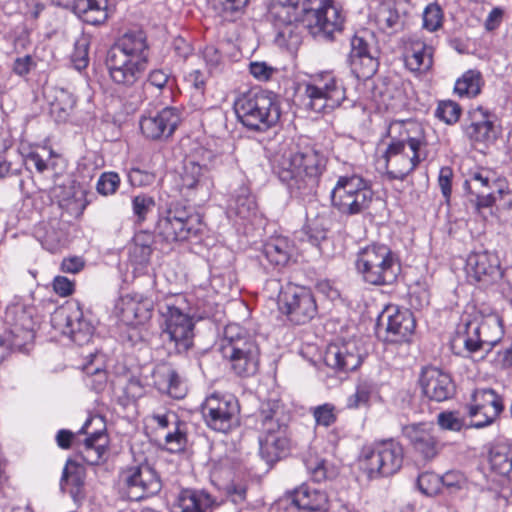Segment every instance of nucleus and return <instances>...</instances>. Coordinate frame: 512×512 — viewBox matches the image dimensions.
Listing matches in <instances>:
<instances>
[{"mask_svg":"<svg viewBox=\"0 0 512 512\" xmlns=\"http://www.w3.org/2000/svg\"><path fill=\"white\" fill-rule=\"evenodd\" d=\"M128 181L132 186L145 187L152 185L156 180V174L152 170L131 167L127 174Z\"/></svg>","mask_w":512,"mask_h":512,"instance_id":"obj_57","label":"nucleus"},{"mask_svg":"<svg viewBox=\"0 0 512 512\" xmlns=\"http://www.w3.org/2000/svg\"><path fill=\"white\" fill-rule=\"evenodd\" d=\"M303 11L314 34L332 39L333 34L343 28L344 17L331 0H306Z\"/></svg>","mask_w":512,"mask_h":512,"instance_id":"obj_19","label":"nucleus"},{"mask_svg":"<svg viewBox=\"0 0 512 512\" xmlns=\"http://www.w3.org/2000/svg\"><path fill=\"white\" fill-rule=\"evenodd\" d=\"M181 122V111L177 107H164L159 111L148 112L140 118L142 134L151 140L168 139Z\"/></svg>","mask_w":512,"mask_h":512,"instance_id":"obj_23","label":"nucleus"},{"mask_svg":"<svg viewBox=\"0 0 512 512\" xmlns=\"http://www.w3.org/2000/svg\"><path fill=\"white\" fill-rule=\"evenodd\" d=\"M298 3L299 0H273L269 6L268 18L275 29V42L280 47L294 49L301 42Z\"/></svg>","mask_w":512,"mask_h":512,"instance_id":"obj_14","label":"nucleus"},{"mask_svg":"<svg viewBox=\"0 0 512 512\" xmlns=\"http://www.w3.org/2000/svg\"><path fill=\"white\" fill-rule=\"evenodd\" d=\"M293 251L290 241L283 236L271 238L264 244L263 254L275 266H284L288 263Z\"/></svg>","mask_w":512,"mask_h":512,"instance_id":"obj_43","label":"nucleus"},{"mask_svg":"<svg viewBox=\"0 0 512 512\" xmlns=\"http://www.w3.org/2000/svg\"><path fill=\"white\" fill-rule=\"evenodd\" d=\"M435 115L446 124H454L460 118L461 107L451 100L441 101L438 104Z\"/></svg>","mask_w":512,"mask_h":512,"instance_id":"obj_53","label":"nucleus"},{"mask_svg":"<svg viewBox=\"0 0 512 512\" xmlns=\"http://www.w3.org/2000/svg\"><path fill=\"white\" fill-rule=\"evenodd\" d=\"M71 9L91 25L103 24L109 17L107 0H76Z\"/></svg>","mask_w":512,"mask_h":512,"instance_id":"obj_39","label":"nucleus"},{"mask_svg":"<svg viewBox=\"0 0 512 512\" xmlns=\"http://www.w3.org/2000/svg\"><path fill=\"white\" fill-rule=\"evenodd\" d=\"M465 134L476 142H490L496 137L493 123L483 118L480 121H473L465 127Z\"/></svg>","mask_w":512,"mask_h":512,"instance_id":"obj_47","label":"nucleus"},{"mask_svg":"<svg viewBox=\"0 0 512 512\" xmlns=\"http://www.w3.org/2000/svg\"><path fill=\"white\" fill-rule=\"evenodd\" d=\"M86 438L79 446V453L87 464L97 465L106 452L108 438L105 433V422L100 416L88 418L80 429Z\"/></svg>","mask_w":512,"mask_h":512,"instance_id":"obj_24","label":"nucleus"},{"mask_svg":"<svg viewBox=\"0 0 512 512\" xmlns=\"http://www.w3.org/2000/svg\"><path fill=\"white\" fill-rule=\"evenodd\" d=\"M504 409L502 398L492 389H478L472 395L469 416L471 427L480 429L491 425Z\"/></svg>","mask_w":512,"mask_h":512,"instance_id":"obj_25","label":"nucleus"},{"mask_svg":"<svg viewBox=\"0 0 512 512\" xmlns=\"http://www.w3.org/2000/svg\"><path fill=\"white\" fill-rule=\"evenodd\" d=\"M376 393V385L370 380H360L356 385V390L348 396L346 407L348 409H358L370 405L371 397Z\"/></svg>","mask_w":512,"mask_h":512,"instance_id":"obj_45","label":"nucleus"},{"mask_svg":"<svg viewBox=\"0 0 512 512\" xmlns=\"http://www.w3.org/2000/svg\"><path fill=\"white\" fill-rule=\"evenodd\" d=\"M256 210L257 204L254 196L247 188L242 187L231 199L228 213L241 219H250L256 214Z\"/></svg>","mask_w":512,"mask_h":512,"instance_id":"obj_44","label":"nucleus"},{"mask_svg":"<svg viewBox=\"0 0 512 512\" xmlns=\"http://www.w3.org/2000/svg\"><path fill=\"white\" fill-rule=\"evenodd\" d=\"M326 165L322 152L307 147L277 155L273 168L292 197L305 199L316 194Z\"/></svg>","mask_w":512,"mask_h":512,"instance_id":"obj_1","label":"nucleus"},{"mask_svg":"<svg viewBox=\"0 0 512 512\" xmlns=\"http://www.w3.org/2000/svg\"><path fill=\"white\" fill-rule=\"evenodd\" d=\"M348 63L353 75L359 80L370 79L378 70V49L374 34L363 29L350 40Z\"/></svg>","mask_w":512,"mask_h":512,"instance_id":"obj_15","label":"nucleus"},{"mask_svg":"<svg viewBox=\"0 0 512 512\" xmlns=\"http://www.w3.org/2000/svg\"><path fill=\"white\" fill-rule=\"evenodd\" d=\"M419 384L422 393L436 402L446 401L455 394V385L451 376L441 369L428 366L422 369Z\"/></svg>","mask_w":512,"mask_h":512,"instance_id":"obj_29","label":"nucleus"},{"mask_svg":"<svg viewBox=\"0 0 512 512\" xmlns=\"http://www.w3.org/2000/svg\"><path fill=\"white\" fill-rule=\"evenodd\" d=\"M121 477L129 497L136 501L156 495L161 490V480L155 469L147 462L127 467Z\"/></svg>","mask_w":512,"mask_h":512,"instance_id":"obj_21","label":"nucleus"},{"mask_svg":"<svg viewBox=\"0 0 512 512\" xmlns=\"http://www.w3.org/2000/svg\"><path fill=\"white\" fill-rule=\"evenodd\" d=\"M292 504L307 512L326 511L328 497L326 493L311 485L303 484L291 494Z\"/></svg>","mask_w":512,"mask_h":512,"instance_id":"obj_36","label":"nucleus"},{"mask_svg":"<svg viewBox=\"0 0 512 512\" xmlns=\"http://www.w3.org/2000/svg\"><path fill=\"white\" fill-rule=\"evenodd\" d=\"M163 319L162 337L176 353L187 352L193 345L194 321L183 296L170 297L158 306Z\"/></svg>","mask_w":512,"mask_h":512,"instance_id":"obj_6","label":"nucleus"},{"mask_svg":"<svg viewBox=\"0 0 512 512\" xmlns=\"http://www.w3.org/2000/svg\"><path fill=\"white\" fill-rule=\"evenodd\" d=\"M239 121L248 129L264 132L280 120L281 109L276 95L262 89L240 94L234 102Z\"/></svg>","mask_w":512,"mask_h":512,"instance_id":"obj_4","label":"nucleus"},{"mask_svg":"<svg viewBox=\"0 0 512 512\" xmlns=\"http://www.w3.org/2000/svg\"><path fill=\"white\" fill-rule=\"evenodd\" d=\"M280 405L277 401L263 403L259 418L261 422L260 455L268 463L277 461L289 448L287 426L280 421Z\"/></svg>","mask_w":512,"mask_h":512,"instance_id":"obj_8","label":"nucleus"},{"mask_svg":"<svg viewBox=\"0 0 512 512\" xmlns=\"http://www.w3.org/2000/svg\"><path fill=\"white\" fill-rule=\"evenodd\" d=\"M433 48L420 38L412 37L409 40L405 53V64L414 72H426L433 64Z\"/></svg>","mask_w":512,"mask_h":512,"instance_id":"obj_37","label":"nucleus"},{"mask_svg":"<svg viewBox=\"0 0 512 512\" xmlns=\"http://www.w3.org/2000/svg\"><path fill=\"white\" fill-rule=\"evenodd\" d=\"M402 433L414 449L425 459H432L439 450L437 437L434 435V427L430 423H414L403 426Z\"/></svg>","mask_w":512,"mask_h":512,"instance_id":"obj_32","label":"nucleus"},{"mask_svg":"<svg viewBox=\"0 0 512 512\" xmlns=\"http://www.w3.org/2000/svg\"><path fill=\"white\" fill-rule=\"evenodd\" d=\"M403 459V447L389 439L364 447L360 464L369 478L388 477L400 470Z\"/></svg>","mask_w":512,"mask_h":512,"instance_id":"obj_11","label":"nucleus"},{"mask_svg":"<svg viewBox=\"0 0 512 512\" xmlns=\"http://www.w3.org/2000/svg\"><path fill=\"white\" fill-rule=\"evenodd\" d=\"M148 60L146 34L142 30H134L124 33L110 48L106 66L115 84L129 87L141 78Z\"/></svg>","mask_w":512,"mask_h":512,"instance_id":"obj_2","label":"nucleus"},{"mask_svg":"<svg viewBox=\"0 0 512 512\" xmlns=\"http://www.w3.org/2000/svg\"><path fill=\"white\" fill-rule=\"evenodd\" d=\"M409 0H382L372 8L370 18L385 33H396L403 28Z\"/></svg>","mask_w":512,"mask_h":512,"instance_id":"obj_27","label":"nucleus"},{"mask_svg":"<svg viewBox=\"0 0 512 512\" xmlns=\"http://www.w3.org/2000/svg\"><path fill=\"white\" fill-rule=\"evenodd\" d=\"M213 503L209 494L185 489L179 493L171 512H210Z\"/></svg>","mask_w":512,"mask_h":512,"instance_id":"obj_38","label":"nucleus"},{"mask_svg":"<svg viewBox=\"0 0 512 512\" xmlns=\"http://www.w3.org/2000/svg\"><path fill=\"white\" fill-rule=\"evenodd\" d=\"M203 57L210 73H217L222 70L223 58L216 47L206 46L203 50Z\"/></svg>","mask_w":512,"mask_h":512,"instance_id":"obj_64","label":"nucleus"},{"mask_svg":"<svg viewBox=\"0 0 512 512\" xmlns=\"http://www.w3.org/2000/svg\"><path fill=\"white\" fill-rule=\"evenodd\" d=\"M387 174L391 179L403 180L421 161L420 152L411 150L403 141L393 139L384 154Z\"/></svg>","mask_w":512,"mask_h":512,"instance_id":"obj_26","label":"nucleus"},{"mask_svg":"<svg viewBox=\"0 0 512 512\" xmlns=\"http://www.w3.org/2000/svg\"><path fill=\"white\" fill-rule=\"evenodd\" d=\"M437 424L443 430L459 432L465 425L457 411H443L437 415Z\"/></svg>","mask_w":512,"mask_h":512,"instance_id":"obj_55","label":"nucleus"},{"mask_svg":"<svg viewBox=\"0 0 512 512\" xmlns=\"http://www.w3.org/2000/svg\"><path fill=\"white\" fill-rule=\"evenodd\" d=\"M236 326H228L225 330V343L222 345L223 356L229 359L231 369L241 377L254 375L259 367V348L255 340L237 333Z\"/></svg>","mask_w":512,"mask_h":512,"instance_id":"obj_12","label":"nucleus"},{"mask_svg":"<svg viewBox=\"0 0 512 512\" xmlns=\"http://www.w3.org/2000/svg\"><path fill=\"white\" fill-rule=\"evenodd\" d=\"M36 238L41 245L48 251L54 253L60 247L63 240V234L60 230L51 225H43L36 229Z\"/></svg>","mask_w":512,"mask_h":512,"instance_id":"obj_49","label":"nucleus"},{"mask_svg":"<svg viewBox=\"0 0 512 512\" xmlns=\"http://www.w3.org/2000/svg\"><path fill=\"white\" fill-rule=\"evenodd\" d=\"M51 324L78 345L89 343L95 331L91 316L85 314L75 301L57 308L51 316Z\"/></svg>","mask_w":512,"mask_h":512,"instance_id":"obj_13","label":"nucleus"},{"mask_svg":"<svg viewBox=\"0 0 512 512\" xmlns=\"http://www.w3.org/2000/svg\"><path fill=\"white\" fill-rule=\"evenodd\" d=\"M89 39L81 35L74 43V50L71 54V62L78 71L85 69L89 63Z\"/></svg>","mask_w":512,"mask_h":512,"instance_id":"obj_50","label":"nucleus"},{"mask_svg":"<svg viewBox=\"0 0 512 512\" xmlns=\"http://www.w3.org/2000/svg\"><path fill=\"white\" fill-rule=\"evenodd\" d=\"M361 279L370 285H391L401 273L398 255L384 244H372L361 249L355 261Z\"/></svg>","mask_w":512,"mask_h":512,"instance_id":"obj_7","label":"nucleus"},{"mask_svg":"<svg viewBox=\"0 0 512 512\" xmlns=\"http://www.w3.org/2000/svg\"><path fill=\"white\" fill-rule=\"evenodd\" d=\"M223 158L222 153L211 148H197L175 177V187L180 195L186 199L208 195L213 187L211 171L223 163Z\"/></svg>","mask_w":512,"mask_h":512,"instance_id":"obj_3","label":"nucleus"},{"mask_svg":"<svg viewBox=\"0 0 512 512\" xmlns=\"http://www.w3.org/2000/svg\"><path fill=\"white\" fill-rule=\"evenodd\" d=\"M120 185V177L115 172L103 173L97 181V191L102 195L114 194Z\"/></svg>","mask_w":512,"mask_h":512,"instance_id":"obj_61","label":"nucleus"},{"mask_svg":"<svg viewBox=\"0 0 512 512\" xmlns=\"http://www.w3.org/2000/svg\"><path fill=\"white\" fill-rule=\"evenodd\" d=\"M373 191L363 177L353 174L340 176L330 193L331 205L341 215L353 216L364 212L373 199Z\"/></svg>","mask_w":512,"mask_h":512,"instance_id":"obj_9","label":"nucleus"},{"mask_svg":"<svg viewBox=\"0 0 512 512\" xmlns=\"http://www.w3.org/2000/svg\"><path fill=\"white\" fill-rule=\"evenodd\" d=\"M154 385L162 394L174 399H182L187 387L178 373L169 365L158 366L153 373Z\"/></svg>","mask_w":512,"mask_h":512,"instance_id":"obj_35","label":"nucleus"},{"mask_svg":"<svg viewBox=\"0 0 512 512\" xmlns=\"http://www.w3.org/2000/svg\"><path fill=\"white\" fill-rule=\"evenodd\" d=\"M317 426L330 427L337 420V410L332 403H324L310 409Z\"/></svg>","mask_w":512,"mask_h":512,"instance_id":"obj_51","label":"nucleus"},{"mask_svg":"<svg viewBox=\"0 0 512 512\" xmlns=\"http://www.w3.org/2000/svg\"><path fill=\"white\" fill-rule=\"evenodd\" d=\"M378 334L384 331L383 339L390 343L409 342L416 328V320L408 309L389 306L378 318Z\"/></svg>","mask_w":512,"mask_h":512,"instance_id":"obj_20","label":"nucleus"},{"mask_svg":"<svg viewBox=\"0 0 512 512\" xmlns=\"http://www.w3.org/2000/svg\"><path fill=\"white\" fill-rule=\"evenodd\" d=\"M464 186L470 194L476 196L475 208L477 211L496 205L508 193L503 184L495 180L485 169L471 172L465 180Z\"/></svg>","mask_w":512,"mask_h":512,"instance_id":"obj_22","label":"nucleus"},{"mask_svg":"<svg viewBox=\"0 0 512 512\" xmlns=\"http://www.w3.org/2000/svg\"><path fill=\"white\" fill-rule=\"evenodd\" d=\"M489 463L491 469L496 473L504 476L510 471L512 463V455L505 445H496L490 449Z\"/></svg>","mask_w":512,"mask_h":512,"instance_id":"obj_48","label":"nucleus"},{"mask_svg":"<svg viewBox=\"0 0 512 512\" xmlns=\"http://www.w3.org/2000/svg\"><path fill=\"white\" fill-rule=\"evenodd\" d=\"M43 152L44 154L39 152H30L25 158V165L29 169L34 168L39 173L46 171L49 168V160L53 154V151L43 149Z\"/></svg>","mask_w":512,"mask_h":512,"instance_id":"obj_59","label":"nucleus"},{"mask_svg":"<svg viewBox=\"0 0 512 512\" xmlns=\"http://www.w3.org/2000/svg\"><path fill=\"white\" fill-rule=\"evenodd\" d=\"M201 229V222L197 215L191 214L179 205L170 206L164 215L160 216L156 233L167 242L188 240L196 236Z\"/></svg>","mask_w":512,"mask_h":512,"instance_id":"obj_16","label":"nucleus"},{"mask_svg":"<svg viewBox=\"0 0 512 512\" xmlns=\"http://www.w3.org/2000/svg\"><path fill=\"white\" fill-rule=\"evenodd\" d=\"M324 362L336 372L346 373L361 365L362 356L354 340L333 342L325 350Z\"/></svg>","mask_w":512,"mask_h":512,"instance_id":"obj_28","label":"nucleus"},{"mask_svg":"<svg viewBox=\"0 0 512 512\" xmlns=\"http://www.w3.org/2000/svg\"><path fill=\"white\" fill-rule=\"evenodd\" d=\"M418 486L425 495L432 496L437 494L441 488V477L434 473H422L418 477Z\"/></svg>","mask_w":512,"mask_h":512,"instance_id":"obj_60","label":"nucleus"},{"mask_svg":"<svg viewBox=\"0 0 512 512\" xmlns=\"http://www.w3.org/2000/svg\"><path fill=\"white\" fill-rule=\"evenodd\" d=\"M303 230L308 238V241L314 246H318L321 241L326 239L327 231L321 220L318 218L314 220H308Z\"/></svg>","mask_w":512,"mask_h":512,"instance_id":"obj_58","label":"nucleus"},{"mask_svg":"<svg viewBox=\"0 0 512 512\" xmlns=\"http://www.w3.org/2000/svg\"><path fill=\"white\" fill-rule=\"evenodd\" d=\"M20 323L15 322L7 335H0V362H2L12 349L21 350L28 342L34 338L31 321L26 317L25 312L21 310Z\"/></svg>","mask_w":512,"mask_h":512,"instance_id":"obj_33","label":"nucleus"},{"mask_svg":"<svg viewBox=\"0 0 512 512\" xmlns=\"http://www.w3.org/2000/svg\"><path fill=\"white\" fill-rule=\"evenodd\" d=\"M85 478V468L73 460H68L60 478L61 492L68 493L74 503H82L86 497Z\"/></svg>","mask_w":512,"mask_h":512,"instance_id":"obj_34","label":"nucleus"},{"mask_svg":"<svg viewBox=\"0 0 512 512\" xmlns=\"http://www.w3.org/2000/svg\"><path fill=\"white\" fill-rule=\"evenodd\" d=\"M307 472L315 482H321L327 478L326 461L319 457H310L305 460Z\"/></svg>","mask_w":512,"mask_h":512,"instance_id":"obj_63","label":"nucleus"},{"mask_svg":"<svg viewBox=\"0 0 512 512\" xmlns=\"http://www.w3.org/2000/svg\"><path fill=\"white\" fill-rule=\"evenodd\" d=\"M465 271L469 281L482 286L493 283L501 276L497 256L486 251L471 253L466 260Z\"/></svg>","mask_w":512,"mask_h":512,"instance_id":"obj_30","label":"nucleus"},{"mask_svg":"<svg viewBox=\"0 0 512 512\" xmlns=\"http://www.w3.org/2000/svg\"><path fill=\"white\" fill-rule=\"evenodd\" d=\"M153 300L142 294H128L120 298L116 308L122 322L138 325L151 317Z\"/></svg>","mask_w":512,"mask_h":512,"instance_id":"obj_31","label":"nucleus"},{"mask_svg":"<svg viewBox=\"0 0 512 512\" xmlns=\"http://www.w3.org/2000/svg\"><path fill=\"white\" fill-rule=\"evenodd\" d=\"M166 449L172 453L182 451L187 443L185 424L179 423L174 430L168 432L165 437Z\"/></svg>","mask_w":512,"mask_h":512,"instance_id":"obj_52","label":"nucleus"},{"mask_svg":"<svg viewBox=\"0 0 512 512\" xmlns=\"http://www.w3.org/2000/svg\"><path fill=\"white\" fill-rule=\"evenodd\" d=\"M201 411L207 426L215 431L227 433L238 424V400L231 394L212 393Z\"/></svg>","mask_w":512,"mask_h":512,"instance_id":"obj_17","label":"nucleus"},{"mask_svg":"<svg viewBox=\"0 0 512 512\" xmlns=\"http://www.w3.org/2000/svg\"><path fill=\"white\" fill-rule=\"evenodd\" d=\"M443 12L441 7L436 3L429 4L423 12V27L434 32L442 26Z\"/></svg>","mask_w":512,"mask_h":512,"instance_id":"obj_54","label":"nucleus"},{"mask_svg":"<svg viewBox=\"0 0 512 512\" xmlns=\"http://www.w3.org/2000/svg\"><path fill=\"white\" fill-rule=\"evenodd\" d=\"M75 105V96L66 89H60L57 91L55 102L52 104V111L55 112L56 110H59L65 115H68Z\"/></svg>","mask_w":512,"mask_h":512,"instance_id":"obj_62","label":"nucleus"},{"mask_svg":"<svg viewBox=\"0 0 512 512\" xmlns=\"http://www.w3.org/2000/svg\"><path fill=\"white\" fill-rule=\"evenodd\" d=\"M280 310L297 325L309 322L317 313V305L312 293L304 288L288 284L278 296Z\"/></svg>","mask_w":512,"mask_h":512,"instance_id":"obj_18","label":"nucleus"},{"mask_svg":"<svg viewBox=\"0 0 512 512\" xmlns=\"http://www.w3.org/2000/svg\"><path fill=\"white\" fill-rule=\"evenodd\" d=\"M504 334L497 315H462L453 338V345H462L467 353H489Z\"/></svg>","mask_w":512,"mask_h":512,"instance_id":"obj_5","label":"nucleus"},{"mask_svg":"<svg viewBox=\"0 0 512 512\" xmlns=\"http://www.w3.org/2000/svg\"><path fill=\"white\" fill-rule=\"evenodd\" d=\"M398 131L400 138L411 150L420 152L426 145L425 133L421 124L415 121L396 122L391 125V131Z\"/></svg>","mask_w":512,"mask_h":512,"instance_id":"obj_42","label":"nucleus"},{"mask_svg":"<svg viewBox=\"0 0 512 512\" xmlns=\"http://www.w3.org/2000/svg\"><path fill=\"white\" fill-rule=\"evenodd\" d=\"M174 85L171 71L166 68H155L149 71L143 84L144 93L158 98L170 97Z\"/></svg>","mask_w":512,"mask_h":512,"instance_id":"obj_40","label":"nucleus"},{"mask_svg":"<svg viewBox=\"0 0 512 512\" xmlns=\"http://www.w3.org/2000/svg\"><path fill=\"white\" fill-rule=\"evenodd\" d=\"M302 101L306 109L328 113L345 100V89L332 72H321L303 83Z\"/></svg>","mask_w":512,"mask_h":512,"instance_id":"obj_10","label":"nucleus"},{"mask_svg":"<svg viewBox=\"0 0 512 512\" xmlns=\"http://www.w3.org/2000/svg\"><path fill=\"white\" fill-rule=\"evenodd\" d=\"M154 206V198L147 194H140L132 199L133 214L137 217L139 222H143L146 219L148 213L152 211Z\"/></svg>","mask_w":512,"mask_h":512,"instance_id":"obj_56","label":"nucleus"},{"mask_svg":"<svg viewBox=\"0 0 512 512\" xmlns=\"http://www.w3.org/2000/svg\"><path fill=\"white\" fill-rule=\"evenodd\" d=\"M152 242L153 237L147 232H139L133 238V243L129 248V259L139 273H143L149 263L152 254Z\"/></svg>","mask_w":512,"mask_h":512,"instance_id":"obj_41","label":"nucleus"},{"mask_svg":"<svg viewBox=\"0 0 512 512\" xmlns=\"http://www.w3.org/2000/svg\"><path fill=\"white\" fill-rule=\"evenodd\" d=\"M480 81V73L474 70H469L456 81L454 91L460 97H475L481 90Z\"/></svg>","mask_w":512,"mask_h":512,"instance_id":"obj_46","label":"nucleus"}]
</instances>
